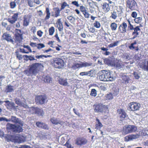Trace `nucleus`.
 Wrapping results in <instances>:
<instances>
[{
  "instance_id": "nucleus-52",
  "label": "nucleus",
  "mask_w": 148,
  "mask_h": 148,
  "mask_svg": "<svg viewBox=\"0 0 148 148\" xmlns=\"http://www.w3.org/2000/svg\"><path fill=\"white\" fill-rule=\"evenodd\" d=\"M23 56L25 57L26 58H29V59L30 61L33 60H35L34 58L32 56H28L27 55H24Z\"/></svg>"
},
{
  "instance_id": "nucleus-8",
  "label": "nucleus",
  "mask_w": 148,
  "mask_h": 148,
  "mask_svg": "<svg viewBox=\"0 0 148 148\" xmlns=\"http://www.w3.org/2000/svg\"><path fill=\"white\" fill-rule=\"evenodd\" d=\"M137 130V127L135 125H128L123 127V132L124 134H127L135 132Z\"/></svg>"
},
{
  "instance_id": "nucleus-29",
  "label": "nucleus",
  "mask_w": 148,
  "mask_h": 148,
  "mask_svg": "<svg viewBox=\"0 0 148 148\" xmlns=\"http://www.w3.org/2000/svg\"><path fill=\"white\" fill-rule=\"evenodd\" d=\"M52 78L49 76L47 75L43 77V80L46 83H50L52 81Z\"/></svg>"
},
{
  "instance_id": "nucleus-2",
  "label": "nucleus",
  "mask_w": 148,
  "mask_h": 148,
  "mask_svg": "<svg viewBox=\"0 0 148 148\" xmlns=\"http://www.w3.org/2000/svg\"><path fill=\"white\" fill-rule=\"evenodd\" d=\"M41 65L40 63H35L29 65L28 69L25 70V73L28 76L35 75L38 73L39 67Z\"/></svg>"
},
{
  "instance_id": "nucleus-24",
  "label": "nucleus",
  "mask_w": 148,
  "mask_h": 148,
  "mask_svg": "<svg viewBox=\"0 0 148 148\" xmlns=\"http://www.w3.org/2000/svg\"><path fill=\"white\" fill-rule=\"evenodd\" d=\"M97 123L95 125V129L97 130H100L101 128L103 126L102 123L100 122V120L98 118L96 119Z\"/></svg>"
},
{
  "instance_id": "nucleus-49",
  "label": "nucleus",
  "mask_w": 148,
  "mask_h": 148,
  "mask_svg": "<svg viewBox=\"0 0 148 148\" xmlns=\"http://www.w3.org/2000/svg\"><path fill=\"white\" fill-rule=\"evenodd\" d=\"M106 99L111 100L113 98V95L111 93L107 94L106 96Z\"/></svg>"
},
{
  "instance_id": "nucleus-10",
  "label": "nucleus",
  "mask_w": 148,
  "mask_h": 148,
  "mask_svg": "<svg viewBox=\"0 0 148 148\" xmlns=\"http://www.w3.org/2000/svg\"><path fill=\"white\" fill-rule=\"evenodd\" d=\"M11 137L13 141L15 143H21L24 142L25 140V138L20 134L12 136Z\"/></svg>"
},
{
  "instance_id": "nucleus-17",
  "label": "nucleus",
  "mask_w": 148,
  "mask_h": 148,
  "mask_svg": "<svg viewBox=\"0 0 148 148\" xmlns=\"http://www.w3.org/2000/svg\"><path fill=\"white\" fill-rule=\"evenodd\" d=\"M80 11L82 13L84 17L86 18H89L90 14L87 10V8L84 6H81L79 8Z\"/></svg>"
},
{
  "instance_id": "nucleus-63",
  "label": "nucleus",
  "mask_w": 148,
  "mask_h": 148,
  "mask_svg": "<svg viewBox=\"0 0 148 148\" xmlns=\"http://www.w3.org/2000/svg\"><path fill=\"white\" fill-rule=\"evenodd\" d=\"M37 44L36 43H34L33 42H31L30 43V45L32 47H36Z\"/></svg>"
},
{
  "instance_id": "nucleus-38",
  "label": "nucleus",
  "mask_w": 148,
  "mask_h": 148,
  "mask_svg": "<svg viewBox=\"0 0 148 148\" xmlns=\"http://www.w3.org/2000/svg\"><path fill=\"white\" fill-rule=\"evenodd\" d=\"M142 17H136L134 19V21L135 23L137 24H139L141 23L142 21Z\"/></svg>"
},
{
  "instance_id": "nucleus-46",
  "label": "nucleus",
  "mask_w": 148,
  "mask_h": 148,
  "mask_svg": "<svg viewBox=\"0 0 148 148\" xmlns=\"http://www.w3.org/2000/svg\"><path fill=\"white\" fill-rule=\"evenodd\" d=\"M54 32L55 28L53 27H51L49 29V32L50 35H52Z\"/></svg>"
},
{
  "instance_id": "nucleus-59",
  "label": "nucleus",
  "mask_w": 148,
  "mask_h": 148,
  "mask_svg": "<svg viewBox=\"0 0 148 148\" xmlns=\"http://www.w3.org/2000/svg\"><path fill=\"white\" fill-rule=\"evenodd\" d=\"M15 102L16 104L20 106L22 102L20 101L19 99H15Z\"/></svg>"
},
{
  "instance_id": "nucleus-62",
  "label": "nucleus",
  "mask_w": 148,
  "mask_h": 148,
  "mask_svg": "<svg viewBox=\"0 0 148 148\" xmlns=\"http://www.w3.org/2000/svg\"><path fill=\"white\" fill-rule=\"evenodd\" d=\"M72 4L74 5H75L77 7H78L79 6V4L77 1H73L72 2Z\"/></svg>"
},
{
  "instance_id": "nucleus-7",
  "label": "nucleus",
  "mask_w": 148,
  "mask_h": 148,
  "mask_svg": "<svg viewBox=\"0 0 148 148\" xmlns=\"http://www.w3.org/2000/svg\"><path fill=\"white\" fill-rule=\"evenodd\" d=\"M126 3L127 8L131 11L136 10L138 8V4L135 0H127Z\"/></svg>"
},
{
  "instance_id": "nucleus-41",
  "label": "nucleus",
  "mask_w": 148,
  "mask_h": 148,
  "mask_svg": "<svg viewBox=\"0 0 148 148\" xmlns=\"http://www.w3.org/2000/svg\"><path fill=\"white\" fill-rule=\"evenodd\" d=\"M90 95L92 97H95L97 95L96 90L95 89H92L90 94Z\"/></svg>"
},
{
  "instance_id": "nucleus-35",
  "label": "nucleus",
  "mask_w": 148,
  "mask_h": 148,
  "mask_svg": "<svg viewBox=\"0 0 148 148\" xmlns=\"http://www.w3.org/2000/svg\"><path fill=\"white\" fill-rule=\"evenodd\" d=\"M12 86L9 85H8L6 88V91L7 92H12L13 90V89Z\"/></svg>"
},
{
  "instance_id": "nucleus-40",
  "label": "nucleus",
  "mask_w": 148,
  "mask_h": 148,
  "mask_svg": "<svg viewBox=\"0 0 148 148\" xmlns=\"http://www.w3.org/2000/svg\"><path fill=\"white\" fill-rule=\"evenodd\" d=\"M127 20L128 23V28L130 30H133L134 29V27L133 25L131 24L130 19H127Z\"/></svg>"
},
{
  "instance_id": "nucleus-60",
  "label": "nucleus",
  "mask_w": 148,
  "mask_h": 148,
  "mask_svg": "<svg viewBox=\"0 0 148 148\" xmlns=\"http://www.w3.org/2000/svg\"><path fill=\"white\" fill-rule=\"evenodd\" d=\"M4 102L6 103V106L8 108V107H10L11 106V104L10 103V102L9 101H5Z\"/></svg>"
},
{
  "instance_id": "nucleus-23",
  "label": "nucleus",
  "mask_w": 148,
  "mask_h": 148,
  "mask_svg": "<svg viewBox=\"0 0 148 148\" xmlns=\"http://www.w3.org/2000/svg\"><path fill=\"white\" fill-rule=\"evenodd\" d=\"M55 14L52 13V16L55 17H57L60 15V13L61 10L58 7H56L53 9Z\"/></svg>"
},
{
  "instance_id": "nucleus-13",
  "label": "nucleus",
  "mask_w": 148,
  "mask_h": 148,
  "mask_svg": "<svg viewBox=\"0 0 148 148\" xmlns=\"http://www.w3.org/2000/svg\"><path fill=\"white\" fill-rule=\"evenodd\" d=\"M21 31L20 29H16L15 34V41L16 42H20L23 40V36Z\"/></svg>"
},
{
  "instance_id": "nucleus-25",
  "label": "nucleus",
  "mask_w": 148,
  "mask_h": 148,
  "mask_svg": "<svg viewBox=\"0 0 148 148\" xmlns=\"http://www.w3.org/2000/svg\"><path fill=\"white\" fill-rule=\"evenodd\" d=\"M34 109L35 114H37L39 116H43L44 114V112L42 109L38 107L34 108Z\"/></svg>"
},
{
  "instance_id": "nucleus-32",
  "label": "nucleus",
  "mask_w": 148,
  "mask_h": 148,
  "mask_svg": "<svg viewBox=\"0 0 148 148\" xmlns=\"http://www.w3.org/2000/svg\"><path fill=\"white\" fill-rule=\"evenodd\" d=\"M46 15L45 18V20L46 21L50 17V13L49 8L47 7L46 8Z\"/></svg>"
},
{
  "instance_id": "nucleus-34",
  "label": "nucleus",
  "mask_w": 148,
  "mask_h": 148,
  "mask_svg": "<svg viewBox=\"0 0 148 148\" xmlns=\"http://www.w3.org/2000/svg\"><path fill=\"white\" fill-rule=\"evenodd\" d=\"M10 121L13 123H19L18 119L14 116H11L10 119Z\"/></svg>"
},
{
  "instance_id": "nucleus-3",
  "label": "nucleus",
  "mask_w": 148,
  "mask_h": 148,
  "mask_svg": "<svg viewBox=\"0 0 148 148\" xmlns=\"http://www.w3.org/2000/svg\"><path fill=\"white\" fill-rule=\"evenodd\" d=\"M98 76L100 80L101 81H112L114 79L113 77L112 76L111 73L104 70L99 71Z\"/></svg>"
},
{
  "instance_id": "nucleus-57",
  "label": "nucleus",
  "mask_w": 148,
  "mask_h": 148,
  "mask_svg": "<svg viewBox=\"0 0 148 148\" xmlns=\"http://www.w3.org/2000/svg\"><path fill=\"white\" fill-rule=\"evenodd\" d=\"M23 47L24 48L27 49L29 50V53L32 52L31 49L28 45H24Z\"/></svg>"
},
{
  "instance_id": "nucleus-15",
  "label": "nucleus",
  "mask_w": 148,
  "mask_h": 148,
  "mask_svg": "<svg viewBox=\"0 0 148 148\" xmlns=\"http://www.w3.org/2000/svg\"><path fill=\"white\" fill-rule=\"evenodd\" d=\"M101 10L105 13L108 12L110 9V6L109 3L106 2H104L101 3Z\"/></svg>"
},
{
  "instance_id": "nucleus-43",
  "label": "nucleus",
  "mask_w": 148,
  "mask_h": 148,
  "mask_svg": "<svg viewBox=\"0 0 148 148\" xmlns=\"http://www.w3.org/2000/svg\"><path fill=\"white\" fill-rule=\"evenodd\" d=\"M111 16L110 17L112 18L115 19L117 17V14L116 12L115 11H113L112 12H111Z\"/></svg>"
},
{
  "instance_id": "nucleus-31",
  "label": "nucleus",
  "mask_w": 148,
  "mask_h": 148,
  "mask_svg": "<svg viewBox=\"0 0 148 148\" xmlns=\"http://www.w3.org/2000/svg\"><path fill=\"white\" fill-rule=\"evenodd\" d=\"M82 68L81 64H79L77 63H75L73 64L71 66V68L73 70Z\"/></svg>"
},
{
  "instance_id": "nucleus-4",
  "label": "nucleus",
  "mask_w": 148,
  "mask_h": 148,
  "mask_svg": "<svg viewBox=\"0 0 148 148\" xmlns=\"http://www.w3.org/2000/svg\"><path fill=\"white\" fill-rule=\"evenodd\" d=\"M6 129L8 131H11L15 133H19L23 131L22 128L21 126L10 123L7 124Z\"/></svg>"
},
{
  "instance_id": "nucleus-1",
  "label": "nucleus",
  "mask_w": 148,
  "mask_h": 148,
  "mask_svg": "<svg viewBox=\"0 0 148 148\" xmlns=\"http://www.w3.org/2000/svg\"><path fill=\"white\" fill-rule=\"evenodd\" d=\"M108 105H104L101 103H96L93 106L94 111L95 112L106 114L108 113Z\"/></svg>"
},
{
  "instance_id": "nucleus-39",
  "label": "nucleus",
  "mask_w": 148,
  "mask_h": 148,
  "mask_svg": "<svg viewBox=\"0 0 148 148\" xmlns=\"http://www.w3.org/2000/svg\"><path fill=\"white\" fill-rule=\"evenodd\" d=\"M92 71V70H90V71H88L87 72H81L80 74L79 75L81 76H84V75H88L89 74H90L89 75V76H91V74H90V73Z\"/></svg>"
},
{
  "instance_id": "nucleus-26",
  "label": "nucleus",
  "mask_w": 148,
  "mask_h": 148,
  "mask_svg": "<svg viewBox=\"0 0 148 148\" xmlns=\"http://www.w3.org/2000/svg\"><path fill=\"white\" fill-rule=\"evenodd\" d=\"M137 43L136 41L135 40L134 42L132 43L129 46V48L130 50H134L136 51H138L139 50V48L138 46L135 47L134 45L136 44Z\"/></svg>"
},
{
  "instance_id": "nucleus-36",
  "label": "nucleus",
  "mask_w": 148,
  "mask_h": 148,
  "mask_svg": "<svg viewBox=\"0 0 148 148\" xmlns=\"http://www.w3.org/2000/svg\"><path fill=\"white\" fill-rule=\"evenodd\" d=\"M119 41H116L114 42L113 43H112L109 44L108 45V47L110 48L117 46L118 45V43L119 42Z\"/></svg>"
},
{
  "instance_id": "nucleus-55",
  "label": "nucleus",
  "mask_w": 148,
  "mask_h": 148,
  "mask_svg": "<svg viewBox=\"0 0 148 148\" xmlns=\"http://www.w3.org/2000/svg\"><path fill=\"white\" fill-rule=\"evenodd\" d=\"M137 14L136 12H133L131 14V16L133 18H135L136 17Z\"/></svg>"
},
{
  "instance_id": "nucleus-20",
  "label": "nucleus",
  "mask_w": 148,
  "mask_h": 148,
  "mask_svg": "<svg viewBox=\"0 0 148 148\" xmlns=\"http://www.w3.org/2000/svg\"><path fill=\"white\" fill-rule=\"evenodd\" d=\"M61 20V18L58 19L56 23L57 27L58 28V30L60 31H62L63 29V25Z\"/></svg>"
},
{
  "instance_id": "nucleus-27",
  "label": "nucleus",
  "mask_w": 148,
  "mask_h": 148,
  "mask_svg": "<svg viewBox=\"0 0 148 148\" xmlns=\"http://www.w3.org/2000/svg\"><path fill=\"white\" fill-rule=\"evenodd\" d=\"M58 83L64 86H66L68 85V83L66 79H64L62 78H60L58 80Z\"/></svg>"
},
{
  "instance_id": "nucleus-33",
  "label": "nucleus",
  "mask_w": 148,
  "mask_h": 148,
  "mask_svg": "<svg viewBox=\"0 0 148 148\" xmlns=\"http://www.w3.org/2000/svg\"><path fill=\"white\" fill-rule=\"evenodd\" d=\"M117 27V24L114 22L112 23L110 25L111 29L112 31H114L116 30Z\"/></svg>"
},
{
  "instance_id": "nucleus-37",
  "label": "nucleus",
  "mask_w": 148,
  "mask_h": 148,
  "mask_svg": "<svg viewBox=\"0 0 148 148\" xmlns=\"http://www.w3.org/2000/svg\"><path fill=\"white\" fill-rule=\"evenodd\" d=\"M81 67H86L87 66H91L92 64V63H88L87 62H81Z\"/></svg>"
},
{
  "instance_id": "nucleus-28",
  "label": "nucleus",
  "mask_w": 148,
  "mask_h": 148,
  "mask_svg": "<svg viewBox=\"0 0 148 148\" xmlns=\"http://www.w3.org/2000/svg\"><path fill=\"white\" fill-rule=\"evenodd\" d=\"M121 78L123 80L122 82L125 84H127L129 82V80H130L129 78L127 76L125 75H122L121 76Z\"/></svg>"
},
{
  "instance_id": "nucleus-53",
  "label": "nucleus",
  "mask_w": 148,
  "mask_h": 148,
  "mask_svg": "<svg viewBox=\"0 0 148 148\" xmlns=\"http://www.w3.org/2000/svg\"><path fill=\"white\" fill-rule=\"evenodd\" d=\"M16 4L14 1H11L10 3V7L11 9H14L16 6Z\"/></svg>"
},
{
  "instance_id": "nucleus-18",
  "label": "nucleus",
  "mask_w": 148,
  "mask_h": 148,
  "mask_svg": "<svg viewBox=\"0 0 148 148\" xmlns=\"http://www.w3.org/2000/svg\"><path fill=\"white\" fill-rule=\"evenodd\" d=\"M18 14V12L14 14L11 18L8 19V21L12 24H14L17 21Z\"/></svg>"
},
{
  "instance_id": "nucleus-42",
  "label": "nucleus",
  "mask_w": 148,
  "mask_h": 148,
  "mask_svg": "<svg viewBox=\"0 0 148 148\" xmlns=\"http://www.w3.org/2000/svg\"><path fill=\"white\" fill-rule=\"evenodd\" d=\"M140 67L144 70L148 71V60L147 62V66L144 63L143 64H141L140 65Z\"/></svg>"
},
{
  "instance_id": "nucleus-44",
  "label": "nucleus",
  "mask_w": 148,
  "mask_h": 148,
  "mask_svg": "<svg viewBox=\"0 0 148 148\" xmlns=\"http://www.w3.org/2000/svg\"><path fill=\"white\" fill-rule=\"evenodd\" d=\"M101 50L103 51H106L105 53H103V54L105 55H108L110 54V52L109 51H107L108 49L106 48H105L104 47H102L101 48Z\"/></svg>"
},
{
  "instance_id": "nucleus-11",
  "label": "nucleus",
  "mask_w": 148,
  "mask_h": 148,
  "mask_svg": "<svg viewBox=\"0 0 148 148\" xmlns=\"http://www.w3.org/2000/svg\"><path fill=\"white\" fill-rule=\"evenodd\" d=\"M117 111L119 118L121 121H124L127 118L128 116L123 109H119Z\"/></svg>"
},
{
  "instance_id": "nucleus-51",
  "label": "nucleus",
  "mask_w": 148,
  "mask_h": 148,
  "mask_svg": "<svg viewBox=\"0 0 148 148\" xmlns=\"http://www.w3.org/2000/svg\"><path fill=\"white\" fill-rule=\"evenodd\" d=\"M45 47V45L43 43H38L37 44V48L38 49H40Z\"/></svg>"
},
{
  "instance_id": "nucleus-45",
  "label": "nucleus",
  "mask_w": 148,
  "mask_h": 148,
  "mask_svg": "<svg viewBox=\"0 0 148 148\" xmlns=\"http://www.w3.org/2000/svg\"><path fill=\"white\" fill-rule=\"evenodd\" d=\"M51 57V56L50 55H41L39 56H36V58L37 59H39L40 58H42L43 57H44L45 58H47L49 57Z\"/></svg>"
},
{
  "instance_id": "nucleus-6",
  "label": "nucleus",
  "mask_w": 148,
  "mask_h": 148,
  "mask_svg": "<svg viewBox=\"0 0 148 148\" xmlns=\"http://www.w3.org/2000/svg\"><path fill=\"white\" fill-rule=\"evenodd\" d=\"M64 61L62 59L60 58H56L53 59L51 64L54 68L60 69L64 66Z\"/></svg>"
},
{
  "instance_id": "nucleus-56",
  "label": "nucleus",
  "mask_w": 148,
  "mask_h": 148,
  "mask_svg": "<svg viewBox=\"0 0 148 148\" xmlns=\"http://www.w3.org/2000/svg\"><path fill=\"white\" fill-rule=\"evenodd\" d=\"M88 30L90 32L92 33H94L95 32V29L93 27H90L88 28Z\"/></svg>"
},
{
  "instance_id": "nucleus-61",
  "label": "nucleus",
  "mask_w": 148,
  "mask_h": 148,
  "mask_svg": "<svg viewBox=\"0 0 148 148\" xmlns=\"http://www.w3.org/2000/svg\"><path fill=\"white\" fill-rule=\"evenodd\" d=\"M43 32L41 30H38L37 32V34L40 37L42 36Z\"/></svg>"
},
{
  "instance_id": "nucleus-19",
  "label": "nucleus",
  "mask_w": 148,
  "mask_h": 148,
  "mask_svg": "<svg viewBox=\"0 0 148 148\" xmlns=\"http://www.w3.org/2000/svg\"><path fill=\"white\" fill-rule=\"evenodd\" d=\"M137 134H131L126 136L124 138V140L126 142H128L133 139H135L138 137Z\"/></svg>"
},
{
  "instance_id": "nucleus-22",
  "label": "nucleus",
  "mask_w": 148,
  "mask_h": 148,
  "mask_svg": "<svg viewBox=\"0 0 148 148\" xmlns=\"http://www.w3.org/2000/svg\"><path fill=\"white\" fill-rule=\"evenodd\" d=\"M2 37L4 40H6L8 42H13L14 41L10 36L9 34L5 33L2 35Z\"/></svg>"
},
{
  "instance_id": "nucleus-9",
  "label": "nucleus",
  "mask_w": 148,
  "mask_h": 148,
  "mask_svg": "<svg viewBox=\"0 0 148 148\" xmlns=\"http://www.w3.org/2000/svg\"><path fill=\"white\" fill-rule=\"evenodd\" d=\"M140 104L135 102H131L128 104V109L130 111H134L139 110Z\"/></svg>"
},
{
  "instance_id": "nucleus-14",
  "label": "nucleus",
  "mask_w": 148,
  "mask_h": 148,
  "mask_svg": "<svg viewBox=\"0 0 148 148\" xmlns=\"http://www.w3.org/2000/svg\"><path fill=\"white\" fill-rule=\"evenodd\" d=\"M127 26V23L123 22L119 26L118 32L120 33H125L126 32Z\"/></svg>"
},
{
  "instance_id": "nucleus-48",
  "label": "nucleus",
  "mask_w": 148,
  "mask_h": 148,
  "mask_svg": "<svg viewBox=\"0 0 148 148\" xmlns=\"http://www.w3.org/2000/svg\"><path fill=\"white\" fill-rule=\"evenodd\" d=\"M94 26L97 28H99L101 27V24L100 23L97 21H96L93 23Z\"/></svg>"
},
{
  "instance_id": "nucleus-21",
  "label": "nucleus",
  "mask_w": 148,
  "mask_h": 148,
  "mask_svg": "<svg viewBox=\"0 0 148 148\" xmlns=\"http://www.w3.org/2000/svg\"><path fill=\"white\" fill-rule=\"evenodd\" d=\"M36 125L37 127L39 128L45 130L48 129L47 125L45 123L38 121L36 123Z\"/></svg>"
},
{
  "instance_id": "nucleus-16",
  "label": "nucleus",
  "mask_w": 148,
  "mask_h": 148,
  "mask_svg": "<svg viewBox=\"0 0 148 148\" xmlns=\"http://www.w3.org/2000/svg\"><path fill=\"white\" fill-rule=\"evenodd\" d=\"M87 140L84 137H78L75 140V144L78 145H82L86 144Z\"/></svg>"
},
{
  "instance_id": "nucleus-54",
  "label": "nucleus",
  "mask_w": 148,
  "mask_h": 148,
  "mask_svg": "<svg viewBox=\"0 0 148 148\" xmlns=\"http://www.w3.org/2000/svg\"><path fill=\"white\" fill-rule=\"evenodd\" d=\"M67 4L66 2H64L62 3L61 4V8H60V10H62L64 9L65 7L67 6Z\"/></svg>"
},
{
  "instance_id": "nucleus-12",
  "label": "nucleus",
  "mask_w": 148,
  "mask_h": 148,
  "mask_svg": "<svg viewBox=\"0 0 148 148\" xmlns=\"http://www.w3.org/2000/svg\"><path fill=\"white\" fill-rule=\"evenodd\" d=\"M142 26L141 24H140L139 26H136L133 29L134 31L132 34V35L133 36L131 38V39H134L138 37L141 31L140 27Z\"/></svg>"
},
{
  "instance_id": "nucleus-30",
  "label": "nucleus",
  "mask_w": 148,
  "mask_h": 148,
  "mask_svg": "<svg viewBox=\"0 0 148 148\" xmlns=\"http://www.w3.org/2000/svg\"><path fill=\"white\" fill-rule=\"evenodd\" d=\"M50 121L53 124L58 125V124H61V121H58L57 118L54 117L50 119Z\"/></svg>"
},
{
  "instance_id": "nucleus-5",
  "label": "nucleus",
  "mask_w": 148,
  "mask_h": 148,
  "mask_svg": "<svg viewBox=\"0 0 148 148\" xmlns=\"http://www.w3.org/2000/svg\"><path fill=\"white\" fill-rule=\"evenodd\" d=\"M47 98L45 95H36L35 98V101L36 104L42 105L47 103L48 101Z\"/></svg>"
},
{
  "instance_id": "nucleus-64",
  "label": "nucleus",
  "mask_w": 148,
  "mask_h": 148,
  "mask_svg": "<svg viewBox=\"0 0 148 148\" xmlns=\"http://www.w3.org/2000/svg\"><path fill=\"white\" fill-rule=\"evenodd\" d=\"M36 29L35 27H32L31 31L32 32H33V33H35L36 32Z\"/></svg>"
},
{
  "instance_id": "nucleus-50",
  "label": "nucleus",
  "mask_w": 148,
  "mask_h": 148,
  "mask_svg": "<svg viewBox=\"0 0 148 148\" xmlns=\"http://www.w3.org/2000/svg\"><path fill=\"white\" fill-rule=\"evenodd\" d=\"M16 58L19 60H21L23 58V56L21 54H19L18 51H16Z\"/></svg>"
},
{
  "instance_id": "nucleus-58",
  "label": "nucleus",
  "mask_w": 148,
  "mask_h": 148,
  "mask_svg": "<svg viewBox=\"0 0 148 148\" xmlns=\"http://www.w3.org/2000/svg\"><path fill=\"white\" fill-rule=\"evenodd\" d=\"M134 75L135 78L136 79H138L140 77V76L138 75L137 73L134 72L133 73Z\"/></svg>"
},
{
  "instance_id": "nucleus-47",
  "label": "nucleus",
  "mask_w": 148,
  "mask_h": 148,
  "mask_svg": "<svg viewBox=\"0 0 148 148\" xmlns=\"http://www.w3.org/2000/svg\"><path fill=\"white\" fill-rule=\"evenodd\" d=\"M29 24V21L27 18H26L25 17L24 18L23 21V25L25 26H28Z\"/></svg>"
}]
</instances>
